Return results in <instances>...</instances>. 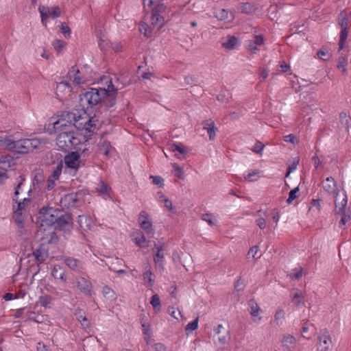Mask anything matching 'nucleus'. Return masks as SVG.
<instances>
[{
  "label": "nucleus",
  "mask_w": 351,
  "mask_h": 351,
  "mask_svg": "<svg viewBox=\"0 0 351 351\" xmlns=\"http://www.w3.org/2000/svg\"><path fill=\"white\" fill-rule=\"evenodd\" d=\"M38 11L40 14L41 23L47 26V20L51 16L53 19L58 18L61 14V10L58 6H54L51 10L49 7L40 5Z\"/></svg>",
  "instance_id": "11"
},
{
  "label": "nucleus",
  "mask_w": 351,
  "mask_h": 351,
  "mask_svg": "<svg viewBox=\"0 0 351 351\" xmlns=\"http://www.w3.org/2000/svg\"><path fill=\"white\" fill-rule=\"evenodd\" d=\"M102 293H103L104 297H106L107 298H110V299L113 298L114 295V293L113 290L108 286L104 287Z\"/></svg>",
  "instance_id": "56"
},
{
  "label": "nucleus",
  "mask_w": 351,
  "mask_h": 351,
  "mask_svg": "<svg viewBox=\"0 0 351 351\" xmlns=\"http://www.w3.org/2000/svg\"><path fill=\"white\" fill-rule=\"evenodd\" d=\"M80 143V140L75 136L71 130H65L60 132L56 137V145L60 150L67 152L75 147Z\"/></svg>",
  "instance_id": "3"
},
{
  "label": "nucleus",
  "mask_w": 351,
  "mask_h": 351,
  "mask_svg": "<svg viewBox=\"0 0 351 351\" xmlns=\"http://www.w3.org/2000/svg\"><path fill=\"white\" fill-rule=\"evenodd\" d=\"M19 182L14 188V196L12 197V201L14 202H17L18 196L22 191V186L25 181V176L24 175H21L19 176Z\"/></svg>",
  "instance_id": "34"
},
{
  "label": "nucleus",
  "mask_w": 351,
  "mask_h": 351,
  "mask_svg": "<svg viewBox=\"0 0 351 351\" xmlns=\"http://www.w3.org/2000/svg\"><path fill=\"white\" fill-rule=\"evenodd\" d=\"M97 191L99 193L104 195L108 193V186L103 181H101L97 187Z\"/></svg>",
  "instance_id": "64"
},
{
  "label": "nucleus",
  "mask_w": 351,
  "mask_h": 351,
  "mask_svg": "<svg viewBox=\"0 0 351 351\" xmlns=\"http://www.w3.org/2000/svg\"><path fill=\"white\" fill-rule=\"evenodd\" d=\"M238 44V38L234 36L228 35L222 39L221 45L227 50H232Z\"/></svg>",
  "instance_id": "24"
},
{
  "label": "nucleus",
  "mask_w": 351,
  "mask_h": 351,
  "mask_svg": "<svg viewBox=\"0 0 351 351\" xmlns=\"http://www.w3.org/2000/svg\"><path fill=\"white\" fill-rule=\"evenodd\" d=\"M77 116L75 113L71 112H63L62 118L53 123L54 130H58L71 125L74 126Z\"/></svg>",
  "instance_id": "8"
},
{
  "label": "nucleus",
  "mask_w": 351,
  "mask_h": 351,
  "mask_svg": "<svg viewBox=\"0 0 351 351\" xmlns=\"http://www.w3.org/2000/svg\"><path fill=\"white\" fill-rule=\"evenodd\" d=\"M145 272L143 273V280L148 282V286L152 287L154 283V279L153 278V273L151 271V266L149 264H147L145 267Z\"/></svg>",
  "instance_id": "32"
},
{
  "label": "nucleus",
  "mask_w": 351,
  "mask_h": 351,
  "mask_svg": "<svg viewBox=\"0 0 351 351\" xmlns=\"http://www.w3.org/2000/svg\"><path fill=\"white\" fill-rule=\"evenodd\" d=\"M71 90V85L68 80L61 81L56 84V93L60 99H62L66 94H69Z\"/></svg>",
  "instance_id": "18"
},
{
  "label": "nucleus",
  "mask_w": 351,
  "mask_h": 351,
  "mask_svg": "<svg viewBox=\"0 0 351 351\" xmlns=\"http://www.w3.org/2000/svg\"><path fill=\"white\" fill-rule=\"evenodd\" d=\"M295 338L290 335H285L282 339V346L286 347L289 351H291L295 346Z\"/></svg>",
  "instance_id": "35"
},
{
  "label": "nucleus",
  "mask_w": 351,
  "mask_h": 351,
  "mask_svg": "<svg viewBox=\"0 0 351 351\" xmlns=\"http://www.w3.org/2000/svg\"><path fill=\"white\" fill-rule=\"evenodd\" d=\"M140 227L147 233H154L152 221L149 219L147 221H142L139 224Z\"/></svg>",
  "instance_id": "41"
},
{
  "label": "nucleus",
  "mask_w": 351,
  "mask_h": 351,
  "mask_svg": "<svg viewBox=\"0 0 351 351\" xmlns=\"http://www.w3.org/2000/svg\"><path fill=\"white\" fill-rule=\"evenodd\" d=\"M75 315L76 316L77 319L81 322L82 326L85 327H88L89 326V322H88L83 310L80 308L76 309Z\"/></svg>",
  "instance_id": "37"
},
{
  "label": "nucleus",
  "mask_w": 351,
  "mask_h": 351,
  "mask_svg": "<svg viewBox=\"0 0 351 351\" xmlns=\"http://www.w3.org/2000/svg\"><path fill=\"white\" fill-rule=\"evenodd\" d=\"M299 191V188L296 187L290 191L289 193V197L287 199V204H290L292 202L298 197L297 193Z\"/></svg>",
  "instance_id": "53"
},
{
  "label": "nucleus",
  "mask_w": 351,
  "mask_h": 351,
  "mask_svg": "<svg viewBox=\"0 0 351 351\" xmlns=\"http://www.w3.org/2000/svg\"><path fill=\"white\" fill-rule=\"evenodd\" d=\"M27 319L28 320L34 321L36 323H43L44 322L43 315H38L34 311H30L29 309L27 311Z\"/></svg>",
  "instance_id": "38"
},
{
  "label": "nucleus",
  "mask_w": 351,
  "mask_h": 351,
  "mask_svg": "<svg viewBox=\"0 0 351 351\" xmlns=\"http://www.w3.org/2000/svg\"><path fill=\"white\" fill-rule=\"evenodd\" d=\"M64 263L66 264V266H68L71 269L76 271V272H81L83 269V265L82 263L73 257H64Z\"/></svg>",
  "instance_id": "20"
},
{
  "label": "nucleus",
  "mask_w": 351,
  "mask_h": 351,
  "mask_svg": "<svg viewBox=\"0 0 351 351\" xmlns=\"http://www.w3.org/2000/svg\"><path fill=\"white\" fill-rule=\"evenodd\" d=\"M51 275L55 279L60 280L63 282H66L64 269L60 265H56L51 271Z\"/></svg>",
  "instance_id": "25"
},
{
  "label": "nucleus",
  "mask_w": 351,
  "mask_h": 351,
  "mask_svg": "<svg viewBox=\"0 0 351 351\" xmlns=\"http://www.w3.org/2000/svg\"><path fill=\"white\" fill-rule=\"evenodd\" d=\"M64 163L67 167L77 170L79 168L80 162V156L78 152H72L69 153L64 157Z\"/></svg>",
  "instance_id": "15"
},
{
  "label": "nucleus",
  "mask_w": 351,
  "mask_h": 351,
  "mask_svg": "<svg viewBox=\"0 0 351 351\" xmlns=\"http://www.w3.org/2000/svg\"><path fill=\"white\" fill-rule=\"evenodd\" d=\"M165 243H154L152 252L154 254V261L156 265L162 266L164 263V251Z\"/></svg>",
  "instance_id": "14"
},
{
  "label": "nucleus",
  "mask_w": 351,
  "mask_h": 351,
  "mask_svg": "<svg viewBox=\"0 0 351 351\" xmlns=\"http://www.w3.org/2000/svg\"><path fill=\"white\" fill-rule=\"evenodd\" d=\"M56 223L53 226L54 229L63 231H71L73 228V221L71 214L69 213H64L58 214Z\"/></svg>",
  "instance_id": "6"
},
{
  "label": "nucleus",
  "mask_w": 351,
  "mask_h": 351,
  "mask_svg": "<svg viewBox=\"0 0 351 351\" xmlns=\"http://www.w3.org/2000/svg\"><path fill=\"white\" fill-rule=\"evenodd\" d=\"M84 117L82 115H78L75 123H74V126L79 130H85L87 132H93L95 128L97 127L96 122L98 121V119L97 118V115L94 114L93 117H88L86 115V112H84Z\"/></svg>",
  "instance_id": "4"
},
{
  "label": "nucleus",
  "mask_w": 351,
  "mask_h": 351,
  "mask_svg": "<svg viewBox=\"0 0 351 351\" xmlns=\"http://www.w3.org/2000/svg\"><path fill=\"white\" fill-rule=\"evenodd\" d=\"M23 211L16 210L15 206H13V217L14 218V221L18 224H23L24 221V217L22 214Z\"/></svg>",
  "instance_id": "44"
},
{
  "label": "nucleus",
  "mask_w": 351,
  "mask_h": 351,
  "mask_svg": "<svg viewBox=\"0 0 351 351\" xmlns=\"http://www.w3.org/2000/svg\"><path fill=\"white\" fill-rule=\"evenodd\" d=\"M263 44V36L260 34L254 36V39L253 40H249L248 44V49L252 53H256L257 50V46L261 45Z\"/></svg>",
  "instance_id": "28"
},
{
  "label": "nucleus",
  "mask_w": 351,
  "mask_h": 351,
  "mask_svg": "<svg viewBox=\"0 0 351 351\" xmlns=\"http://www.w3.org/2000/svg\"><path fill=\"white\" fill-rule=\"evenodd\" d=\"M322 186L326 193L329 195H332L337 199L339 195V191L337 187V182L332 176L327 177L324 180H323L322 182Z\"/></svg>",
  "instance_id": "12"
},
{
  "label": "nucleus",
  "mask_w": 351,
  "mask_h": 351,
  "mask_svg": "<svg viewBox=\"0 0 351 351\" xmlns=\"http://www.w3.org/2000/svg\"><path fill=\"white\" fill-rule=\"evenodd\" d=\"M77 152H79V156H80V160L82 161L85 160L90 154L89 149L87 147L80 149Z\"/></svg>",
  "instance_id": "60"
},
{
  "label": "nucleus",
  "mask_w": 351,
  "mask_h": 351,
  "mask_svg": "<svg viewBox=\"0 0 351 351\" xmlns=\"http://www.w3.org/2000/svg\"><path fill=\"white\" fill-rule=\"evenodd\" d=\"M15 160L10 155L1 156L0 158V169L7 171L15 165Z\"/></svg>",
  "instance_id": "22"
},
{
  "label": "nucleus",
  "mask_w": 351,
  "mask_h": 351,
  "mask_svg": "<svg viewBox=\"0 0 351 351\" xmlns=\"http://www.w3.org/2000/svg\"><path fill=\"white\" fill-rule=\"evenodd\" d=\"M81 194L77 193H68L61 197L59 204L62 208H71L77 207L81 202Z\"/></svg>",
  "instance_id": "10"
},
{
  "label": "nucleus",
  "mask_w": 351,
  "mask_h": 351,
  "mask_svg": "<svg viewBox=\"0 0 351 351\" xmlns=\"http://www.w3.org/2000/svg\"><path fill=\"white\" fill-rule=\"evenodd\" d=\"M203 129L206 130L209 138L210 141L213 140L216 135L217 128L215 126L214 121L212 119H207L202 122Z\"/></svg>",
  "instance_id": "23"
},
{
  "label": "nucleus",
  "mask_w": 351,
  "mask_h": 351,
  "mask_svg": "<svg viewBox=\"0 0 351 351\" xmlns=\"http://www.w3.org/2000/svg\"><path fill=\"white\" fill-rule=\"evenodd\" d=\"M198 327V317H197L195 320L191 322H189L185 327V330H191L193 331L196 330Z\"/></svg>",
  "instance_id": "58"
},
{
  "label": "nucleus",
  "mask_w": 351,
  "mask_h": 351,
  "mask_svg": "<svg viewBox=\"0 0 351 351\" xmlns=\"http://www.w3.org/2000/svg\"><path fill=\"white\" fill-rule=\"evenodd\" d=\"M68 77L69 78V80H72L73 83L77 85L84 84L87 80V78L84 75H82L81 71L76 66H71L68 73Z\"/></svg>",
  "instance_id": "16"
},
{
  "label": "nucleus",
  "mask_w": 351,
  "mask_h": 351,
  "mask_svg": "<svg viewBox=\"0 0 351 351\" xmlns=\"http://www.w3.org/2000/svg\"><path fill=\"white\" fill-rule=\"evenodd\" d=\"M77 222L82 229L86 230L90 228L92 219L86 215H79Z\"/></svg>",
  "instance_id": "29"
},
{
  "label": "nucleus",
  "mask_w": 351,
  "mask_h": 351,
  "mask_svg": "<svg viewBox=\"0 0 351 351\" xmlns=\"http://www.w3.org/2000/svg\"><path fill=\"white\" fill-rule=\"evenodd\" d=\"M33 256L37 262L43 263L48 258V248L44 243H40L38 247L34 249Z\"/></svg>",
  "instance_id": "17"
},
{
  "label": "nucleus",
  "mask_w": 351,
  "mask_h": 351,
  "mask_svg": "<svg viewBox=\"0 0 351 351\" xmlns=\"http://www.w3.org/2000/svg\"><path fill=\"white\" fill-rule=\"evenodd\" d=\"M52 45L58 53H60L65 45V43L60 40H55L52 43Z\"/></svg>",
  "instance_id": "52"
},
{
  "label": "nucleus",
  "mask_w": 351,
  "mask_h": 351,
  "mask_svg": "<svg viewBox=\"0 0 351 351\" xmlns=\"http://www.w3.org/2000/svg\"><path fill=\"white\" fill-rule=\"evenodd\" d=\"M152 24L158 29H160L164 23V18L160 14L152 13Z\"/></svg>",
  "instance_id": "39"
},
{
  "label": "nucleus",
  "mask_w": 351,
  "mask_h": 351,
  "mask_svg": "<svg viewBox=\"0 0 351 351\" xmlns=\"http://www.w3.org/2000/svg\"><path fill=\"white\" fill-rule=\"evenodd\" d=\"M45 178L42 173H36L34 176L32 185L34 191L40 190V184L44 182Z\"/></svg>",
  "instance_id": "33"
},
{
  "label": "nucleus",
  "mask_w": 351,
  "mask_h": 351,
  "mask_svg": "<svg viewBox=\"0 0 351 351\" xmlns=\"http://www.w3.org/2000/svg\"><path fill=\"white\" fill-rule=\"evenodd\" d=\"M60 213V210L51 206H47L41 208L38 213L39 221H38V223H40L39 226L40 231H45V226H53Z\"/></svg>",
  "instance_id": "2"
},
{
  "label": "nucleus",
  "mask_w": 351,
  "mask_h": 351,
  "mask_svg": "<svg viewBox=\"0 0 351 351\" xmlns=\"http://www.w3.org/2000/svg\"><path fill=\"white\" fill-rule=\"evenodd\" d=\"M155 6L152 8V13L160 14L162 12H164L167 8L166 5H165L164 3H162L160 2H158L154 4Z\"/></svg>",
  "instance_id": "46"
},
{
  "label": "nucleus",
  "mask_w": 351,
  "mask_h": 351,
  "mask_svg": "<svg viewBox=\"0 0 351 351\" xmlns=\"http://www.w3.org/2000/svg\"><path fill=\"white\" fill-rule=\"evenodd\" d=\"M117 90V88L112 84L111 80L106 89L90 88L88 90L80 95V106L84 110L97 107L100 105L105 96H112Z\"/></svg>",
  "instance_id": "1"
},
{
  "label": "nucleus",
  "mask_w": 351,
  "mask_h": 351,
  "mask_svg": "<svg viewBox=\"0 0 351 351\" xmlns=\"http://www.w3.org/2000/svg\"><path fill=\"white\" fill-rule=\"evenodd\" d=\"M42 243L46 244H56L58 241V237L56 232L53 230L48 232L44 234L41 238Z\"/></svg>",
  "instance_id": "26"
},
{
  "label": "nucleus",
  "mask_w": 351,
  "mask_h": 351,
  "mask_svg": "<svg viewBox=\"0 0 351 351\" xmlns=\"http://www.w3.org/2000/svg\"><path fill=\"white\" fill-rule=\"evenodd\" d=\"M51 302V298L49 295H43L39 298V302L42 306L47 307Z\"/></svg>",
  "instance_id": "55"
},
{
  "label": "nucleus",
  "mask_w": 351,
  "mask_h": 351,
  "mask_svg": "<svg viewBox=\"0 0 351 351\" xmlns=\"http://www.w3.org/2000/svg\"><path fill=\"white\" fill-rule=\"evenodd\" d=\"M135 243L136 244L141 247H147V245H145L147 243L146 237L142 232H139L137 233V236L135 237Z\"/></svg>",
  "instance_id": "42"
},
{
  "label": "nucleus",
  "mask_w": 351,
  "mask_h": 351,
  "mask_svg": "<svg viewBox=\"0 0 351 351\" xmlns=\"http://www.w3.org/2000/svg\"><path fill=\"white\" fill-rule=\"evenodd\" d=\"M249 311L253 317L254 322L261 320V317H258V311L260 308L254 300H250L248 302Z\"/></svg>",
  "instance_id": "27"
},
{
  "label": "nucleus",
  "mask_w": 351,
  "mask_h": 351,
  "mask_svg": "<svg viewBox=\"0 0 351 351\" xmlns=\"http://www.w3.org/2000/svg\"><path fill=\"white\" fill-rule=\"evenodd\" d=\"M141 33L143 34L145 36L149 38L152 36V31L149 25L146 23H142L139 26Z\"/></svg>",
  "instance_id": "50"
},
{
  "label": "nucleus",
  "mask_w": 351,
  "mask_h": 351,
  "mask_svg": "<svg viewBox=\"0 0 351 351\" xmlns=\"http://www.w3.org/2000/svg\"><path fill=\"white\" fill-rule=\"evenodd\" d=\"M261 171L258 169L250 170L248 173L245 175V180H247L250 182L256 181L258 178L261 177Z\"/></svg>",
  "instance_id": "36"
},
{
  "label": "nucleus",
  "mask_w": 351,
  "mask_h": 351,
  "mask_svg": "<svg viewBox=\"0 0 351 351\" xmlns=\"http://www.w3.org/2000/svg\"><path fill=\"white\" fill-rule=\"evenodd\" d=\"M169 149L171 152H178L180 154H184L187 152L186 148L182 145V144L179 143H172L169 144Z\"/></svg>",
  "instance_id": "43"
},
{
  "label": "nucleus",
  "mask_w": 351,
  "mask_h": 351,
  "mask_svg": "<svg viewBox=\"0 0 351 351\" xmlns=\"http://www.w3.org/2000/svg\"><path fill=\"white\" fill-rule=\"evenodd\" d=\"M29 311V308L25 306L23 308H20L19 309H16L14 316L15 318H19L21 317L23 314L27 315V311Z\"/></svg>",
  "instance_id": "63"
},
{
  "label": "nucleus",
  "mask_w": 351,
  "mask_h": 351,
  "mask_svg": "<svg viewBox=\"0 0 351 351\" xmlns=\"http://www.w3.org/2000/svg\"><path fill=\"white\" fill-rule=\"evenodd\" d=\"M317 56L319 58H320L323 60H327L330 57V55L329 54L328 51L325 48H322V49H319L317 52Z\"/></svg>",
  "instance_id": "51"
},
{
  "label": "nucleus",
  "mask_w": 351,
  "mask_h": 351,
  "mask_svg": "<svg viewBox=\"0 0 351 351\" xmlns=\"http://www.w3.org/2000/svg\"><path fill=\"white\" fill-rule=\"evenodd\" d=\"M62 167L63 165L61 161L58 162L56 167H53L51 174L49 177L53 178V180H58L62 173Z\"/></svg>",
  "instance_id": "40"
},
{
  "label": "nucleus",
  "mask_w": 351,
  "mask_h": 351,
  "mask_svg": "<svg viewBox=\"0 0 351 351\" xmlns=\"http://www.w3.org/2000/svg\"><path fill=\"white\" fill-rule=\"evenodd\" d=\"M338 24L341 27V30L339 34V52L344 48L345 43L348 37V25L349 24V16L345 11L341 12L338 16Z\"/></svg>",
  "instance_id": "5"
},
{
  "label": "nucleus",
  "mask_w": 351,
  "mask_h": 351,
  "mask_svg": "<svg viewBox=\"0 0 351 351\" xmlns=\"http://www.w3.org/2000/svg\"><path fill=\"white\" fill-rule=\"evenodd\" d=\"M285 313L283 310L280 309L276 311L274 317V322H276V324H279V321L285 318Z\"/></svg>",
  "instance_id": "62"
},
{
  "label": "nucleus",
  "mask_w": 351,
  "mask_h": 351,
  "mask_svg": "<svg viewBox=\"0 0 351 351\" xmlns=\"http://www.w3.org/2000/svg\"><path fill=\"white\" fill-rule=\"evenodd\" d=\"M347 65V60L345 57L341 56L338 59V62L337 67L338 69L342 70L343 75H346L347 73V69L346 68V66Z\"/></svg>",
  "instance_id": "45"
},
{
  "label": "nucleus",
  "mask_w": 351,
  "mask_h": 351,
  "mask_svg": "<svg viewBox=\"0 0 351 351\" xmlns=\"http://www.w3.org/2000/svg\"><path fill=\"white\" fill-rule=\"evenodd\" d=\"M290 297L292 302L296 306H299L300 304H304V296L300 290H295L290 293Z\"/></svg>",
  "instance_id": "30"
},
{
  "label": "nucleus",
  "mask_w": 351,
  "mask_h": 351,
  "mask_svg": "<svg viewBox=\"0 0 351 351\" xmlns=\"http://www.w3.org/2000/svg\"><path fill=\"white\" fill-rule=\"evenodd\" d=\"M238 9L241 13L250 14L256 10V7L250 3H243L239 5Z\"/></svg>",
  "instance_id": "31"
},
{
  "label": "nucleus",
  "mask_w": 351,
  "mask_h": 351,
  "mask_svg": "<svg viewBox=\"0 0 351 351\" xmlns=\"http://www.w3.org/2000/svg\"><path fill=\"white\" fill-rule=\"evenodd\" d=\"M298 164H299V160L295 158V160L292 162V164L289 165V167H287V172H286V177H288L291 172H293V171H295L296 169Z\"/></svg>",
  "instance_id": "59"
},
{
  "label": "nucleus",
  "mask_w": 351,
  "mask_h": 351,
  "mask_svg": "<svg viewBox=\"0 0 351 351\" xmlns=\"http://www.w3.org/2000/svg\"><path fill=\"white\" fill-rule=\"evenodd\" d=\"M332 341L328 335L323 334L319 337L317 351H331Z\"/></svg>",
  "instance_id": "19"
},
{
  "label": "nucleus",
  "mask_w": 351,
  "mask_h": 351,
  "mask_svg": "<svg viewBox=\"0 0 351 351\" xmlns=\"http://www.w3.org/2000/svg\"><path fill=\"white\" fill-rule=\"evenodd\" d=\"M75 281L77 288L81 293L86 296H92L93 285L90 281L82 276L75 278Z\"/></svg>",
  "instance_id": "13"
},
{
  "label": "nucleus",
  "mask_w": 351,
  "mask_h": 351,
  "mask_svg": "<svg viewBox=\"0 0 351 351\" xmlns=\"http://www.w3.org/2000/svg\"><path fill=\"white\" fill-rule=\"evenodd\" d=\"M343 197L341 202H339L338 199L335 200L337 214L342 216L339 223L340 228L344 226L346 222L350 219V216L346 214V207L348 203V197L346 191L343 192Z\"/></svg>",
  "instance_id": "9"
},
{
  "label": "nucleus",
  "mask_w": 351,
  "mask_h": 351,
  "mask_svg": "<svg viewBox=\"0 0 351 351\" xmlns=\"http://www.w3.org/2000/svg\"><path fill=\"white\" fill-rule=\"evenodd\" d=\"M302 273L303 269L302 267H300L298 268H295L294 269H293L292 271L288 276L292 279L299 280L302 277Z\"/></svg>",
  "instance_id": "47"
},
{
  "label": "nucleus",
  "mask_w": 351,
  "mask_h": 351,
  "mask_svg": "<svg viewBox=\"0 0 351 351\" xmlns=\"http://www.w3.org/2000/svg\"><path fill=\"white\" fill-rule=\"evenodd\" d=\"M215 16L218 20L231 22L234 19V14L233 12L226 9H220L215 12Z\"/></svg>",
  "instance_id": "21"
},
{
  "label": "nucleus",
  "mask_w": 351,
  "mask_h": 351,
  "mask_svg": "<svg viewBox=\"0 0 351 351\" xmlns=\"http://www.w3.org/2000/svg\"><path fill=\"white\" fill-rule=\"evenodd\" d=\"M30 202V199L28 197H25L22 201H19L17 199L16 206H15L16 210L23 211L25 210V208L27 206V204Z\"/></svg>",
  "instance_id": "48"
},
{
  "label": "nucleus",
  "mask_w": 351,
  "mask_h": 351,
  "mask_svg": "<svg viewBox=\"0 0 351 351\" xmlns=\"http://www.w3.org/2000/svg\"><path fill=\"white\" fill-rule=\"evenodd\" d=\"M56 180H53V178H51L49 177L47 180L46 186L45 189L49 191L54 189L56 186Z\"/></svg>",
  "instance_id": "61"
},
{
  "label": "nucleus",
  "mask_w": 351,
  "mask_h": 351,
  "mask_svg": "<svg viewBox=\"0 0 351 351\" xmlns=\"http://www.w3.org/2000/svg\"><path fill=\"white\" fill-rule=\"evenodd\" d=\"M150 304L155 310L160 309V300L157 294H154L152 296Z\"/></svg>",
  "instance_id": "49"
},
{
  "label": "nucleus",
  "mask_w": 351,
  "mask_h": 351,
  "mask_svg": "<svg viewBox=\"0 0 351 351\" xmlns=\"http://www.w3.org/2000/svg\"><path fill=\"white\" fill-rule=\"evenodd\" d=\"M173 171H174V175L175 176L180 178V179H184V173H183V169L182 168H181L178 165H177L176 163H174L173 165Z\"/></svg>",
  "instance_id": "54"
},
{
  "label": "nucleus",
  "mask_w": 351,
  "mask_h": 351,
  "mask_svg": "<svg viewBox=\"0 0 351 351\" xmlns=\"http://www.w3.org/2000/svg\"><path fill=\"white\" fill-rule=\"evenodd\" d=\"M0 145H5L7 149L14 151L19 154L27 153L25 144L23 143V139L12 141L0 136Z\"/></svg>",
  "instance_id": "7"
},
{
  "label": "nucleus",
  "mask_w": 351,
  "mask_h": 351,
  "mask_svg": "<svg viewBox=\"0 0 351 351\" xmlns=\"http://www.w3.org/2000/svg\"><path fill=\"white\" fill-rule=\"evenodd\" d=\"M150 178L152 179L153 183L158 187L162 188L164 186V180L162 177L158 176H151Z\"/></svg>",
  "instance_id": "57"
}]
</instances>
